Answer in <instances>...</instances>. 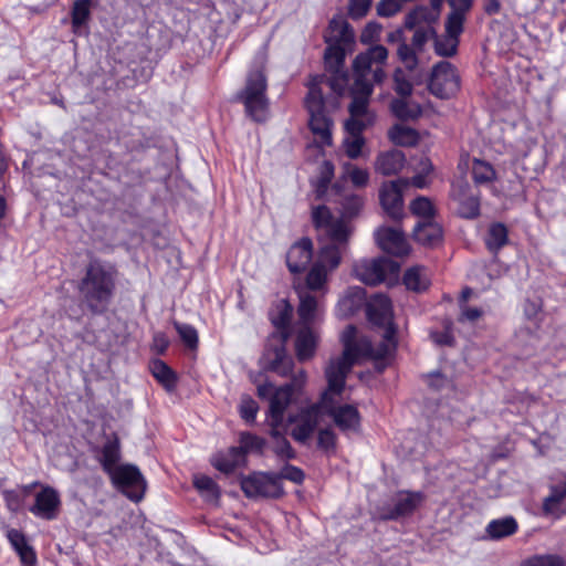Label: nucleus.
Returning <instances> with one entry per match:
<instances>
[{
	"label": "nucleus",
	"mask_w": 566,
	"mask_h": 566,
	"mask_svg": "<svg viewBox=\"0 0 566 566\" xmlns=\"http://www.w3.org/2000/svg\"><path fill=\"white\" fill-rule=\"evenodd\" d=\"M324 40L327 44L324 53L325 65L332 72L327 83L335 93L342 94L348 82L343 67L347 53H350L355 45L354 30L343 17H334L329 21Z\"/></svg>",
	"instance_id": "nucleus-1"
},
{
	"label": "nucleus",
	"mask_w": 566,
	"mask_h": 566,
	"mask_svg": "<svg viewBox=\"0 0 566 566\" xmlns=\"http://www.w3.org/2000/svg\"><path fill=\"white\" fill-rule=\"evenodd\" d=\"M356 333L357 329L353 325H348L344 329L342 334L344 350L342 355L332 358L325 368V377L332 390L343 391L348 373L360 358H386L377 356L378 345L374 346L367 337L356 338Z\"/></svg>",
	"instance_id": "nucleus-2"
},
{
	"label": "nucleus",
	"mask_w": 566,
	"mask_h": 566,
	"mask_svg": "<svg viewBox=\"0 0 566 566\" xmlns=\"http://www.w3.org/2000/svg\"><path fill=\"white\" fill-rule=\"evenodd\" d=\"M292 313L293 307L286 300H280L275 304L274 310L270 313V318L276 332L269 337L261 358L265 369L283 377L289 376L293 369V359L287 355L285 347L290 336L289 325Z\"/></svg>",
	"instance_id": "nucleus-3"
},
{
	"label": "nucleus",
	"mask_w": 566,
	"mask_h": 566,
	"mask_svg": "<svg viewBox=\"0 0 566 566\" xmlns=\"http://www.w3.org/2000/svg\"><path fill=\"white\" fill-rule=\"evenodd\" d=\"M312 220L317 231L331 240L319 249L315 264L331 273L340 264L352 228L342 220H334V216L326 206L314 207Z\"/></svg>",
	"instance_id": "nucleus-4"
},
{
	"label": "nucleus",
	"mask_w": 566,
	"mask_h": 566,
	"mask_svg": "<svg viewBox=\"0 0 566 566\" xmlns=\"http://www.w3.org/2000/svg\"><path fill=\"white\" fill-rule=\"evenodd\" d=\"M117 271L114 265L98 260L91 261L78 283V292L93 314L107 310L114 295Z\"/></svg>",
	"instance_id": "nucleus-5"
},
{
	"label": "nucleus",
	"mask_w": 566,
	"mask_h": 566,
	"mask_svg": "<svg viewBox=\"0 0 566 566\" xmlns=\"http://www.w3.org/2000/svg\"><path fill=\"white\" fill-rule=\"evenodd\" d=\"M388 59V50L380 44L368 48L359 53L353 62L354 83L352 102H360L369 107L374 84L381 83L386 76L384 66Z\"/></svg>",
	"instance_id": "nucleus-6"
},
{
	"label": "nucleus",
	"mask_w": 566,
	"mask_h": 566,
	"mask_svg": "<svg viewBox=\"0 0 566 566\" xmlns=\"http://www.w3.org/2000/svg\"><path fill=\"white\" fill-rule=\"evenodd\" d=\"M307 382V374L300 369L291 377V381L276 387L271 382L258 386V396L268 402L269 416L273 424L284 421L286 408L303 395Z\"/></svg>",
	"instance_id": "nucleus-7"
},
{
	"label": "nucleus",
	"mask_w": 566,
	"mask_h": 566,
	"mask_svg": "<svg viewBox=\"0 0 566 566\" xmlns=\"http://www.w3.org/2000/svg\"><path fill=\"white\" fill-rule=\"evenodd\" d=\"M368 321L384 328L382 340L378 344L377 356L390 357L397 348L396 327L392 322V306L388 296L375 294L367 302Z\"/></svg>",
	"instance_id": "nucleus-8"
},
{
	"label": "nucleus",
	"mask_w": 566,
	"mask_h": 566,
	"mask_svg": "<svg viewBox=\"0 0 566 566\" xmlns=\"http://www.w3.org/2000/svg\"><path fill=\"white\" fill-rule=\"evenodd\" d=\"M331 394H342V391L332 390L329 384L327 389L322 392L318 401L301 407L295 413L287 418L291 428V437L298 443H306L313 436L317 427L326 416V402Z\"/></svg>",
	"instance_id": "nucleus-9"
},
{
	"label": "nucleus",
	"mask_w": 566,
	"mask_h": 566,
	"mask_svg": "<svg viewBox=\"0 0 566 566\" xmlns=\"http://www.w3.org/2000/svg\"><path fill=\"white\" fill-rule=\"evenodd\" d=\"M323 81L324 76H317L310 84L305 106L310 115L308 126L311 132L323 146H329L332 144L333 122L325 112L323 93L319 88Z\"/></svg>",
	"instance_id": "nucleus-10"
},
{
	"label": "nucleus",
	"mask_w": 566,
	"mask_h": 566,
	"mask_svg": "<svg viewBox=\"0 0 566 566\" xmlns=\"http://www.w3.org/2000/svg\"><path fill=\"white\" fill-rule=\"evenodd\" d=\"M350 117L345 122L346 136L343 140L345 154L350 159H356L363 155L365 138L361 133L364 129L373 125L375 120L374 113L368 106H364L360 102H352L349 105Z\"/></svg>",
	"instance_id": "nucleus-11"
},
{
	"label": "nucleus",
	"mask_w": 566,
	"mask_h": 566,
	"mask_svg": "<svg viewBox=\"0 0 566 566\" xmlns=\"http://www.w3.org/2000/svg\"><path fill=\"white\" fill-rule=\"evenodd\" d=\"M266 61V52L262 51L255 56L258 70L250 75V118L263 123L270 116L269 99L265 96L266 77L263 72V65Z\"/></svg>",
	"instance_id": "nucleus-12"
},
{
	"label": "nucleus",
	"mask_w": 566,
	"mask_h": 566,
	"mask_svg": "<svg viewBox=\"0 0 566 566\" xmlns=\"http://www.w3.org/2000/svg\"><path fill=\"white\" fill-rule=\"evenodd\" d=\"M429 91L439 98H450L460 90V75L450 62L441 61L432 67Z\"/></svg>",
	"instance_id": "nucleus-13"
},
{
	"label": "nucleus",
	"mask_w": 566,
	"mask_h": 566,
	"mask_svg": "<svg viewBox=\"0 0 566 566\" xmlns=\"http://www.w3.org/2000/svg\"><path fill=\"white\" fill-rule=\"evenodd\" d=\"M399 266L387 258L363 259L354 264L353 273L357 280L367 285H377L388 275L397 274Z\"/></svg>",
	"instance_id": "nucleus-14"
},
{
	"label": "nucleus",
	"mask_w": 566,
	"mask_h": 566,
	"mask_svg": "<svg viewBox=\"0 0 566 566\" xmlns=\"http://www.w3.org/2000/svg\"><path fill=\"white\" fill-rule=\"evenodd\" d=\"M109 475L132 501L139 502L144 497L146 481L137 467L133 464L118 465Z\"/></svg>",
	"instance_id": "nucleus-15"
},
{
	"label": "nucleus",
	"mask_w": 566,
	"mask_h": 566,
	"mask_svg": "<svg viewBox=\"0 0 566 566\" xmlns=\"http://www.w3.org/2000/svg\"><path fill=\"white\" fill-rule=\"evenodd\" d=\"M409 186L408 179L384 182L379 189V200L384 211L394 220L402 217V191Z\"/></svg>",
	"instance_id": "nucleus-16"
},
{
	"label": "nucleus",
	"mask_w": 566,
	"mask_h": 566,
	"mask_svg": "<svg viewBox=\"0 0 566 566\" xmlns=\"http://www.w3.org/2000/svg\"><path fill=\"white\" fill-rule=\"evenodd\" d=\"M340 394H331L326 402V415L333 418L334 423L343 432H357L360 427V415L354 405L337 406L335 396Z\"/></svg>",
	"instance_id": "nucleus-17"
},
{
	"label": "nucleus",
	"mask_w": 566,
	"mask_h": 566,
	"mask_svg": "<svg viewBox=\"0 0 566 566\" xmlns=\"http://www.w3.org/2000/svg\"><path fill=\"white\" fill-rule=\"evenodd\" d=\"M374 235L378 247L386 253L403 256L410 251L405 233L398 228L380 227Z\"/></svg>",
	"instance_id": "nucleus-18"
},
{
	"label": "nucleus",
	"mask_w": 566,
	"mask_h": 566,
	"mask_svg": "<svg viewBox=\"0 0 566 566\" xmlns=\"http://www.w3.org/2000/svg\"><path fill=\"white\" fill-rule=\"evenodd\" d=\"M61 499L59 492L52 486H43L36 493L34 504L30 507V512L43 520H55L60 513Z\"/></svg>",
	"instance_id": "nucleus-19"
},
{
	"label": "nucleus",
	"mask_w": 566,
	"mask_h": 566,
	"mask_svg": "<svg viewBox=\"0 0 566 566\" xmlns=\"http://www.w3.org/2000/svg\"><path fill=\"white\" fill-rule=\"evenodd\" d=\"M298 298V324L300 326L312 327L324 312V296L314 295L308 291L300 290Z\"/></svg>",
	"instance_id": "nucleus-20"
},
{
	"label": "nucleus",
	"mask_w": 566,
	"mask_h": 566,
	"mask_svg": "<svg viewBox=\"0 0 566 566\" xmlns=\"http://www.w3.org/2000/svg\"><path fill=\"white\" fill-rule=\"evenodd\" d=\"M424 495L421 492L401 491L394 497L392 507L384 511V520H398L410 515L422 503Z\"/></svg>",
	"instance_id": "nucleus-21"
},
{
	"label": "nucleus",
	"mask_w": 566,
	"mask_h": 566,
	"mask_svg": "<svg viewBox=\"0 0 566 566\" xmlns=\"http://www.w3.org/2000/svg\"><path fill=\"white\" fill-rule=\"evenodd\" d=\"M283 489L276 473L254 472L250 474V497L259 495L264 497H279Z\"/></svg>",
	"instance_id": "nucleus-22"
},
{
	"label": "nucleus",
	"mask_w": 566,
	"mask_h": 566,
	"mask_svg": "<svg viewBox=\"0 0 566 566\" xmlns=\"http://www.w3.org/2000/svg\"><path fill=\"white\" fill-rule=\"evenodd\" d=\"M313 259V243L308 238L295 242L286 253V264L292 273H301L307 269Z\"/></svg>",
	"instance_id": "nucleus-23"
},
{
	"label": "nucleus",
	"mask_w": 566,
	"mask_h": 566,
	"mask_svg": "<svg viewBox=\"0 0 566 566\" xmlns=\"http://www.w3.org/2000/svg\"><path fill=\"white\" fill-rule=\"evenodd\" d=\"M244 436L245 433H242L240 447H232L227 453H218L212 458L211 463L217 470L228 474L234 472L241 464H244L248 450Z\"/></svg>",
	"instance_id": "nucleus-24"
},
{
	"label": "nucleus",
	"mask_w": 566,
	"mask_h": 566,
	"mask_svg": "<svg viewBox=\"0 0 566 566\" xmlns=\"http://www.w3.org/2000/svg\"><path fill=\"white\" fill-rule=\"evenodd\" d=\"M453 199L458 202L457 211L461 218L475 219L480 214V198L472 193L467 185L453 188Z\"/></svg>",
	"instance_id": "nucleus-25"
},
{
	"label": "nucleus",
	"mask_w": 566,
	"mask_h": 566,
	"mask_svg": "<svg viewBox=\"0 0 566 566\" xmlns=\"http://www.w3.org/2000/svg\"><path fill=\"white\" fill-rule=\"evenodd\" d=\"M332 192L338 197L335 201L340 206L342 218L339 220L344 221L349 227L347 220L359 214L364 207V198L356 193H340L338 185H334ZM334 220L337 219L334 217Z\"/></svg>",
	"instance_id": "nucleus-26"
},
{
	"label": "nucleus",
	"mask_w": 566,
	"mask_h": 566,
	"mask_svg": "<svg viewBox=\"0 0 566 566\" xmlns=\"http://www.w3.org/2000/svg\"><path fill=\"white\" fill-rule=\"evenodd\" d=\"M566 499V476L558 483L551 485L549 494L543 501V513L546 516L560 517L564 513L562 506Z\"/></svg>",
	"instance_id": "nucleus-27"
},
{
	"label": "nucleus",
	"mask_w": 566,
	"mask_h": 566,
	"mask_svg": "<svg viewBox=\"0 0 566 566\" xmlns=\"http://www.w3.org/2000/svg\"><path fill=\"white\" fill-rule=\"evenodd\" d=\"M317 340L318 337L312 327L300 326L295 339V352L300 361L308 360L314 356Z\"/></svg>",
	"instance_id": "nucleus-28"
},
{
	"label": "nucleus",
	"mask_w": 566,
	"mask_h": 566,
	"mask_svg": "<svg viewBox=\"0 0 566 566\" xmlns=\"http://www.w3.org/2000/svg\"><path fill=\"white\" fill-rule=\"evenodd\" d=\"M417 242L427 247H436L442 241V228L434 220L419 221L413 229Z\"/></svg>",
	"instance_id": "nucleus-29"
},
{
	"label": "nucleus",
	"mask_w": 566,
	"mask_h": 566,
	"mask_svg": "<svg viewBox=\"0 0 566 566\" xmlns=\"http://www.w3.org/2000/svg\"><path fill=\"white\" fill-rule=\"evenodd\" d=\"M405 165V155L402 151L391 149L380 153L375 161V170L384 176L398 174Z\"/></svg>",
	"instance_id": "nucleus-30"
},
{
	"label": "nucleus",
	"mask_w": 566,
	"mask_h": 566,
	"mask_svg": "<svg viewBox=\"0 0 566 566\" xmlns=\"http://www.w3.org/2000/svg\"><path fill=\"white\" fill-rule=\"evenodd\" d=\"M7 537L24 566H34L36 564L35 552L33 547L29 545L22 532L11 528L7 532Z\"/></svg>",
	"instance_id": "nucleus-31"
},
{
	"label": "nucleus",
	"mask_w": 566,
	"mask_h": 566,
	"mask_svg": "<svg viewBox=\"0 0 566 566\" xmlns=\"http://www.w3.org/2000/svg\"><path fill=\"white\" fill-rule=\"evenodd\" d=\"M517 528L518 524L513 516H504L490 521L485 534L488 538L499 541L515 534Z\"/></svg>",
	"instance_id": "nucleus-32"
},
{
	"label": "nucleus",
	"mask_w": 566,
	"mask_h": 566,
	"mask_svg": "<svg viewBox=\"0 0 566 566\" xmlns=\"http://www.w3.org/2000/svg\"><path fill=\"white\" fill-rule=\"evenodd\" d=\"M364 298L365 295L363 289H348L346 294L337 303L336 315L344 318L354 314L361 306Z\"/></svg>",
	"instance_id": "nucleus-33"
},
{
	"label": "nucleus",
	"mask_w": 566,
	"mask_h": 566,
	"mask_svg": "<svg viewBox=\"0 0 566 566\" xmlns=\"http://www.w3.org/2000/svg\"><path fill=\"white\" fill-rule=\"evenodd\" d=\"M438 19V10L429 7H417L409 12L405 20L407 29H415L419 27L432 28V23Z\"/></svg>",
	"instance_id": "nucleus-34"
},
{
	"label": "nucleus",
	"mask_w": 566,
	"mask_h": 566,
	"mask_svg": "<svg viewBox=\"0 0 566 566\" xmlns=\"http://www.w3.org/2000/svg\"><path fill=\"white\" fill-rule=\"evenodd\" d=\"M328 274L329 272L327 270H324L314 263L306 275V289L302 290L308 291L312 294L317 293L319 296H324L328 291Z\"/></svg>",
	"instance_id": "nucleus-35"
},
{
	"label": "nucleus",
	"mask_w": 566,
	"mask_h": 566,
	"mask_svg": "<svg viewBox=\"0 0 566 566\" xmlns=\"http://www.w3.org/2000/svg\"><path fill=\"white\" fill-rule=\"evenodd\" d=\"M403 283L408 290L424 291L430 284L428 270L423 266L408 269L403 275Z\"/></svg>",
	"instance_id": "nucleus-36"
},
{
	"label": "nucleus",
	"mask_w": 566,
	"mask_h": 566,
	"mask_svg": "<svg viewBox=\"0 0 566 566\" xmlns=\"http://www.w3.org/2000/svg\"><path fill=\"white\" fill-rule=\"evenodd\" d=\"M120 459V448L117 438L108 440L102 448L101 463L105 472L111 474L117 469Z\"/></svg>",
	"instance_id": "nucleus-37"
},
{
	"label": "nucleus",
	"mask_w": 566,
	"mask_h": 566,
	"mask_svg": "<svg viewBox=\"0 0 566 566\" xmlns=\"http://www.w3.org/2000/svg\"><path fill=\"white\" fill-rule=\"evenodd\" d=\"M507 228L503 223H493L488 230L485 244L492 253H497L507 243Z\"/></svg>",
	"instance_id": "nucleus-38"
},
{
	"label": "nucleus",
	"mask_w": 566,
	"mask_h": 566,
	"mask_svg": "<svg viewBox=\"0 0 566 566\" xmlns=\"http://www.w3.org/2000/svg\"><path fill=\"white\" fill-rule=\"evenodd\" d=\"M193 485L199 493L209 502H217L220 497V489L208 475L195 474Z\"/></svg>",
	"instance_id": "nucleus-39"
},
{
	"label": "nucleus",
	"mask_w": 566,
	"mask_h": 566,
	"mask_svg": "<svg viewBox=\"0 0 566 566\" xmlns=\"http://www.w3.org/2000/svg\"><path fill=\"white\" fill-rule=\"evenodd\" d=\"M268 421L270 422L272 427V438L274 440L273 444V452L282 458V459H292L295 455V452L293 448L291 447V443L286 440V438L279 431V427L282 426L283 421L280 424H273L270 416L268 415Z\"/></svg>",
	"instance_id": "nucleus-40"
},
{
	"label": "nucleus",
	"mask_w": 566,
	"mask_h": 566,
	"mask_svg": "<svg viewBox=\"0 0 566 566\" xmlns=\"http://www.w3.org/2000/svg\"><path fill=\"white\" fill-rule=\"evenodd\" d=\"M153 376L168 390L176 386V375L163 360L155 359L149 365Z\"/></svg>",
	"instance_id": "nucleus-41"
},
{
	"label": "nucleus",
	"mask_w": 566,
	"mask_h": 566,
	"mask_svg": "<svg viewBox=\"0 0 566 566\" xmlns=\"http://www.w3.org/2000/svg\"><path fill=\"white\" fill-rule=\"evenodd\" d=\"M389 139L399 146H413L418 142V134L410 127L403 125H395L389 130Z\"/></svg>",
	"instance_id": "nucleus-42"
},
{
	"label": "nucleus",
	"mask_w": 566,
	"mask_h": 566,
	"mask_svg": "<svg viewBox=\"0 0 566 566\" xmlns=\"http://www.w3.org/2000/svg\"><path fill=\"white\" fill-rule=\"evenodd\" d=\"M333 177L334 165L328 160H324L319 166V174L314 184L317 198H323L326 196L328 191V185L331 184Z\"/></svg>",
	"instance_id": "nucleus-43"
},
{
	"label": "nucleus",
	"mask_w": 566,
	"mask_h": 566,
	"mask_svg": "<svg viewBox=\"0 0 566 566\" xmlns=\"http://www.w3.org/2000/svg\"><path fill=\"white\" fill-rule=\"evenodd\" d=\"M459 38L442 34L434 35V51L439 56L450 57L453 56L458 51Z\"/></svg>",
	"instance_id": "nucleus-44"
},
{
	"label": "nucleus",
	"mask_w": 566,
	"mask_h": 566,
	"mask_svg": "<svg viewBox=\"0 0 566 566\" xmlns=\"http://www.w3.org/2000/svg\"><path fill=\"white\" fill-rule=\"evenodd\" d=\"M472 177L475 184H489L495 179V170L489 163L474 159L472 165Z\"/></svg>",
	"instance_id": "nucleus-45"
},
{
	"label": "nucleus",
	"mask_w": 566,
	"mask_h": 566,
	"mask_svg": "<svg viewBox=\"0 0 566 566\" xmlns=\"http://www.w3.org/2000/svg\"><path fill=\"white\" fill-rule=\"evenodd\" d=\"M410 210L411 212L421 218L420 221L426 220H433L434 216V207L431 200L427 197H417L412 202L410 203Z\"/></svg>",
	"instance_id": "nucleus-46"
},
{
	"label": "nucleus",
	"mask_w": 566,
	"mask_h": 566,
	"mask_svg": "<svg viewBox=\"0 0 566 566\" xmlns=\"http://www.w3.org/2000/svg\"><path fill=\"white\" fill-rule=\"evenodd\" d=\"M397 55L399 61L408 71H415L417 69L418 57L412 45H409L406 42L399 43Z\"/></svg>",
	"instance_id": "nucleus-47"
},
{
	"label": "nucleus",
	"mask_w": 566,
	"mask_h": 566,
	"mask_svg": "<svg viewBox=\"0 0 566 566\" xmlns=\"http://www.w3.org/2000/svg\"><path fill=\"white\" fill-rule=\"evenodd\" d=\"M521 566H565V560L559 555H534L525 559Z\"/></svg>",
	"instance_id": "nucleus-48"
},
{
	"label": "nucleus",
	"mask_w": 566,
	"mask_h": 566,
	"mask_svg": "<svg viewBox=\"0 0 566 566\" xmlns=\"http://www.w3.org/2000/svg\"><path fill=\"white\" fill-rule=\"evenodd\" d=\"M174 326L185 345L190 349H196L198 346V333L196 328L189 324L178 322H175Z\"/></svg>",
	"instance_id": "nucleus-49"
},
{
	"label": "nucleus",
	"mask_w": 566,
	"mask_h": 566,
	"mask_svg": "<svg viewBox=\"0 0 566 566\" xmlns=\"http://www.w3.org/2000/svg\"><path fill=\"white\" fill-rule=\"evenodd\" d=\"M345 176L350 180V182L357 187L363 188L368 185L369 181V172L366 169L359 168L357 166H353L350 164L345 166Z\"/></svg>",
	"instance_id": "nucleus-50"
},
{
	"label": "nucleus",
	"mask_w": 566,
	"mask_h": 566,
	"mask_svg": "<svg viewBox=\"0 0 566 566\" xmlns=\"http://www.w3.org/2000/svg\"><path fill=\"white\" fill-rule=\"evenodd\" d=\"M90 15V0L75 1L72 10V22L74 27H80L86 22Z\"/></svg>",
	"instance_id": "nucleus-51"
},
{
	"label": "nucleus",
	"mask_w": 566,
	"mask_h": 566,
	"mask_svg": "<svg viewBox=\"0 0 566 566\" xmlns=\"http://www.w3.org/2000/svg\"><path fill=\"white\" fill-rule=\"evenodd\" d=\"M391 111L400 119L415 118L420 113L418 107L410 108L403 98L392 101Z\"/></svg>",
	"instance_id": "nucleus-52"
},
{
	"label": "nucleus",
	"mask_w": 566,
	"mask_h": 566,
	"mask_svg": "<svg viewBox=\"0 0 566 566\" xmlns=\"http://www.w3.org/2000/svg\"><path fill=\"white\" fill-rule=\"evenodd\" d=\"M395 91L401 97L410 96L412 93V84L406 78L405 72L397 69L394 74Z\"/></svg>",
	"instance_id": "nucleus-53"
},
{
	"label": "nucleus",
	"mask_w": 566,
	"mask_h": 566,
	"mask_svg": "<svg viewBox=\"0 0 566 566\" xmlns=\"http://www.w3.org/2000/svg\"><path fill=\"white\" fill-rule=\"evenodd\" d=\"M465 17L450 12L446 20V33L459 38L463 31Z\"/></svg>",
	"instance_id": "nucleus-54"
},
{
	"label": "nucleus",
	"mask_w": 566,
	"mask_h": 566,
	"mask_svg": "<svg viewBox=\"0 0 566 566\" xmlns=\"http://www.w3.org/2000/svg\"><path fill=\"white\" fill-rule=\"evenodd\" d=\"M402 2L403 0H380L377 4V13L385 18L392 17L401 10Z\"/></svg>",
	"instance_id": "nucleus-55"
},
{
	"label": "nucleus",
	"mask_w": 566,
	"mask_h": 566,
	"mask_svg": "<svg viewBox=\"0 0 566 566\" xmlns=\"http://www.w3.org/2000/svg\"><path fill=\"white\" fill-rule=\"evenodd\" d=\"M279 478V481L281 482L282 479L289 480L295 484H301L304 481V472L294 465L286 464L282 468L281 472L276 474Z\"/></svg>",
	"instance_id": "nucleus-56"
},
{
	"label": "nucleus",
	"mask_w": 566,
	"mask_h": 566,
	"mask_svg": "<svg viewBox=\"0 0 566 566\" xmlns=\"http://www.w3.org/2000/svg\"><path fill=\"white\" fill-rule=\"evenodd\" d=\"M7 507L11 512H18L23 505V494L19 490L2 491Z\"/></svg>",
	"instance_id": "nucleus-57"
},
{
	"label": "nucleus",
	"mask_w": 566,
	"mask_h": 566,
	"mask_svg": "<svg viewBox=\"0 0 566 566\" xmlns=\"http://www.w3.org/2000/svg\"><path fill=\"white\" fill-rule=\"evenodd\" d=\"M371 0H349L348 14L353 19H360L367 14Z\"/></svg>",
	"instance_id": "nucleus-58"
},
{
	"label": "nucleus",
	"mask_w": 566,
	"mask_h": 566,
	"mask_svg": "<svg viewBox=\"0 0 566 566\" xmlns=\"http://www.w3.org/2000/svg\"><path fill=\"white\" fill-rule=\"evenodd\" d=\"M317 446L325 451H333L336 446V434L332 429H322L318 431Z\"/></svg>",
	"instance_id": "nucleus-59"
},
{
	"label": "nucleus",
	"mask_w": 566,
	"mask_h": 566,
	"mask_svg": "<svg viewBox=\"0 0 566 566\" xmlns=\"http://www.w3.org/2000/svg\"><path fill=\"white\" fill-rule=\"evenodd\" d=\"M432 35H436V32H434L433 28H423V27L415 28V33H413V36H412V44L411 45L413 48L418 49V50H421L423 44Z\"/></svg>",
	"instance_id": "nucleus-60"
},
{
	"label": "nucleus",
	"mask_w": 566,
	"mask_h": 566,
	"mask_svg": "<svg viewBox=\"0 0 566 566\" xmlns=\"http://www.w3.org/2000/svg\"><path fill=\"white\" fill-rule=\"evenodd\" d=\"M452 13H458L465 17L467 12L472 7V0H449Z\"/></svg>",
	"instance_id": "nucleus-61"
},
{
	"label": "nucleus",
	"mask_w": 566,
	"mask_h": 566,
	"mask_svg": "<svg viewBox=\"0 0 566 566\" xmlns=\"http://www.w3.org/2000/svg\"><path fill=\"white\" fill-rule=\"evenodd\" d=\"M481 315H482V312L480 308L465 306V307H462L460 319L474 322L478 318H480Z\"/></svg>",
	"instance_id": "nucleus-62"
},
{
	"label": "nucleus",
	"mask_w": 566,
	"mask_h": 566,
	"mask_svg": "<svg viewBox=\"0 0 566 566\" xmlns=\"http://www.w3.org/2000/svg\"><path fill=\"white\" fill-rule=\"evenodd\" d=\"M168 344L169 343L164 334L158 333L154 336V347L159 354L165 353V350L168 347Z\"/></svg>",
	"instance_id": "nucleus-63"
},
{
	"label": "nucleus",
	"mask_w": 566,
	"mask_h": 566,
	"mask_svg": "<svg viewBox=\"0 0 566 566\" xmlns=\"http://www.w3.org/2000/svg\"><path fill=\"white\" fill-rule=\"evenodd\" d=\"M432 339L440 345H451L452 344V335L449 332L444 333H432Z\"/></svg>",
	"instance_id": "nucleus-64"
}]
</instances>
